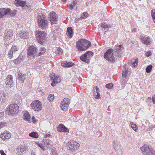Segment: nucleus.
Masks as SVG:
<instances>
[{
  "mask_svg": "<svg viewBox=\"0 0 155 155\" xmlns=\"http://www.w3.org/2000/svg\"><path fill=\"white\" fill-rule=\"evenodd\" d=\"M16 14V10H14L10 11L8 12L7 15L11 17H13Z\"/></svg>",
  "mask_w": 155,
  "mask_h": 155,
  "instance_id": "c85d7f7f",
  "label": "nucleus"
},
{
  "mask_svg": "<svg viewBox=\"0 0 155 155\" xmlns=\"http://www.w3.org/2000/svg\"><path fill=\"white\" fill-rule=\"evenodd\" d=\"M74 6L73 4L72 5V4H70L69 6V8L70 9L72 10L73 8V7Z\"/></svg>",
  "mask_w": 155,
  "mask_h": 155,
  "instance_id": "603ef678",
  "label": "nucleus"
},
{
  "mask_svg": "<svg viewBox=\"0 0 155 155\" xmlns=\"http://www.w3.org/2000/svg\"><path fill=\"white\" fill-rule=\"evenodd\" d=\"M46 49L45 48L43 47H41L40 49V52H39L38 54L36 55V56H39L45 52L46 51Z\"/></svg>",
  "mask_w": 155,
  "mask_h": 155,
  "instance_id": "c756f323",
  "label": "nucleus"
},
{
  "mask_svg": "<svg viewBox=\"0 0 155 155\" xmlns=\"http://www.w3.org/2000/svg\"><path fill=\"white\" fill-rule=\"evenodd\" d=\"M62 103L66 104V105H69V103L68 99L67 98L64 99Z\"/></svg>",
  "mask_w": 155,
  "mask_h": 155,
  "instance_id": "4c0bfd02",
  "label": "nucleus"
},
{
  "mask_svg": "<svg viewBox=\"0 0 155 155\" xmlns=\"http://www.w3.org/2000/svg\"><path fill=\"white\" fill-rule=\"evenodd\" d=\"M32 109L35 111H39L41 109L42 105L39 101L36 100L33 101L31 104Z\"/></svg>",
  "mask_w": 155,
  "mask_h": 155,
  "instance_id": "1a4fd4ad",
  "label": "nucleus"
},
{
  "mask_svg": "<svg viewBox=\"0 0 155 155\" xmlns=\"http://www.w3.org/2000/svg\"><path fill=\"white\" fill-rule=\"evenodd\" d=\"M25 2L23 1L15 0L14 3L17 7L21 6L23 9Z\"/></svg>",
  "mask_w": 155,
  "mask_h": 155,
  "instance_id": "4be33fe9",
  "label": "nucleus"
},
{
  "mask_svg": "<svg viewBox=\"0 0 155 155\" xmlns=\"http://www.w3.org/2000/svg\"><path fill=\"white\" fill-rule=\"evenodd\" d=\"M138 30L137 28H135L132 30V32L133 33H135L137 32Z\"/></svg>",
  "mask_w": 155,
  "mask_h": 155,
  "instance_id": "864d4df0",
  "label": "nucleus"
},
{
  "mask_svg": "<svg viewBox=\"0 0 155 155\" xmlns=\"http://www.w3.org/2000/svg\"><path fill=\"white\" fill-rule=\"evenodd\" d=\"M113 86V84L112 83H111L107 84L106 85V88L110 89Z\"/></svg>",
  "mask_w": 155,
  "mask_h": 155,
  "instance_id": "49530a36",
  "label": "nucleus"
},
{
  "mask_svg": "<svg viewBox=\"0 0 155 155\" xmlns=\"http://www.w3.org/2000/svg\"><path fill=\"white\" fill-rule=\"evenodd\" d=\"M9 8H0V18H2L4 16L7 15L10 11Z\"/></svg>",
  "mask_w": 155,
  "mask_h": 155,
  "instance_id": "a211bd4d",
  "label": "nucleus"
},
{
  "mask_svg": "<svg viewBox=\"0 0 155 155\" xmlns=\"http://www.w3.org/2000/svg\"><path fill=\"white\" fill-rule=\"evenodd\" d=\"M88 15L87 13L86 12H84L82 14L80 18H84L85 17H87Z\"/></svg>",
  "mask_w": 155,
  "mask_h": 155,
  "instance_id": "de8ad7c7",
  "label": "nucleus"
},
{
  "mask_svg": "<svg viewBox=\"0 0 155 155\" xmlns=\"http://www.w3.org/2000/svg\"><path fill=\"white\" fill-rule=\"evenodd\" d=\"M67 31L71 38L73 36V30L72 28L71 27H68L67 29Z\"/></svg>",
  "mask_w": 155,
  "mask_h": 155,
  "instance_id": "2f4dec72",
  "label": "nucleus"
},
{
  "mask_svg": "<svg viewBox=\"0 0 155 155\" xmlns=\"http://www.w3.org/2000/svg\"><path fill=\"white\" fill-rule=\"evenodd\" d=\"M74 63L71 62L64 61L61 63V65L64 67H70L74 65Z\"/></svg>",
  "mask_w": 155,
  "mask_h": 155,
  "instance_id": "5701e85b",
  "label": "nucleus"
},
{
  "mask_svg": "<svg viewBox=\"0 0 155 155\" xmlns=\"http://www.w3.org/2000/svg\"><path fill=\"white\" fill-rule=\"evenodd\" d=\"M68 144L69 145V149L72 152L77 150L79 147L80 144L74 140H71L68 142Z\"/></svg>",
  "mask_w": 155,
  "mask_h": 155,
  "instance_id": "0eeeda50",
  "label": "nucleus"
},
{
  "mask_svg": "<svg viewBox=\"0 0 155 155\" xmlns=\"http://www.w3.org/2000/svg\"><path fill=\"white\" fill-rule=\"evenodd\" d=\"M148 99H149V100H151V97H148V98L147 99V100H148Z\"/></svg>",
  "mask_w": 155,
  "mask_h": 155,
  "instance_id": "338daca9",
  "label": "nucleus"
},
{
  "mask_svg": "<svg viewBox=\"0 0 155 155\" xmlns=\"http://www.w3.org/2000/svg\"><path fill=\"white\" fill-rule=\"evenodd\" d=\"M26 77L25 74L21 73H18L17 77V82L20 84L23 83Z\"/></svg>",
  "mask_w": 155,
  "mask_h": 155,
  "instance_id": "4468645a",
  "label": "nucleus"
},
{
  "mask_svg": "<svg viewBox=\"0 0 155 155\" xmlns=\"http://www.w3.org/2000/svg\"><path fill=\"white\" fill-rule=\"evenodd\" d=\"M48 18L52 25L56 24L58 18L57 15L54 12H52L49 14Z\"/></svg>",
  "mask_w": 155,
  "mask_h": 155,
  "instance_id": "9d476101",
  "label": "nucleus"
},
{
  "mask_svg": "<svg viewBox=\"0 0 155 155\" xmlns=\"http://www.w3.org/2000/svg\"><path fill=\"white\" fill-rule=\"evenodd\" d=\"M25 150V148H22L21 147H19L17 149V152L19 154H22Z\"/></svg>",
  "mask_w": 155,
  "mask_h": 155,
  "instance_id": "cd10ccee",
  "label": "nucleus"
},
{
  "mask_svg": "<svg viewBox=\"0 0 155 155\" xmlns=\"http://www.w3.org/2000/svg\"><path fill=\"white\" fill-rule=\"evenodd\" d=\"M13 35V32L11 30H6L4 33V38L7 40H10Z\"/></svg>",
  "mask_w": 155,
  "mask_h": 155,
  "instance_id": "f3484780",
  "label": "nucleus"
},
{
  "mask_svg": "<svg viewBox=\"0 0 155 155\" xmlns=\"http://www.w3.org/2000/svg\"><path fill=\"white\" fill-rule=\"evenodd\" d=\"M101 26L102 28H108L110 27V25L104 23H102L101 24Z\"/></svg>",
  "mask_w": 155,
  "mask_h": 155,
  "instance_id": "37998d69",
  "label": "nucleus"
},
{
  "mask_svg": "<svg viewBox=\"0 0 155 155\" xmlns=\"http://www.w3.org/2000/svg\"><path fill=\"white\" fill-rule=\"evenodd\" d=\"M152 101L153 104L155 103V94L153 95L152 97Z\"/></svg>",
  "mask_w": 155,
  "mask_h": 155,
  "instance_id": "5fc2aeb1",
  "label": "nucleus"
},
{
  "mask_svg": "<svg viewBox=\"0 0 155 155\" xmlns=\"http://www.w3.org/2000/svg\"><path fill=\"white\" fill-rule=\"evenodd\" d=\"M32 122L33 123H35L36 122V120H35V118L34 116L32 117Z\"/></svg>",
  "mask_w": 155,
  "mask_h": 155,
  "instance_id": "4d7b16f0",
  "label": "nucleus"
},
{
  "mask_svg": "<svg viewBox=\"0 0 155 155\" xmlns=\"http://www.w3.org/2000/svg\"><path fill=\"white\" fill-rule=\"evenodd\" d=\"M155 127V125H152L151 127V128H153V127Z\"/></svg>",
  "mask_w": 155,
  "mask_h": 155,
  "instance_id": "0e129e2a",
  "label": "nucleus"
},
{
  "mask_svg": "<svg viewBox=\"0 0 155 155\" xmlns=\"http://www.w3.org/2000/svg\"><path fill=\"white\" fill-rule=\"evenodd\" d=\"M145 54L146 56L148 57L151 54V52L150 51H147L146 53Z\"/></svg>",
  "mask_w": 155,
  "mask_h": 155,
  "instance_id": "8fccbe9b",
  "label": "nucleus"
},
{
  "mask_svg": "<svg viewBox=\"0 0 155 155\" xmlns=\"http://www.w3.org/2000/svg\"><path fill=\"white\" fill-rule=\"evenodd\" d=\"M91 45V42L85 39H81L76 42V48L80 51H85Z\"/></svg>",
  "mask_w": 155,
  "mask_h": 155,
  "instance_id": "f257e3e1",
  "label": "nucleus"
},
{
  "mask_svg": "<svg viewBox=\"0 0 155 155\" xmlns=\"http://www.w3.org/2000/svg\"><path fill=\"white\" fill-rule=\"evenodd\" d=\"M23 59L22 55L20 54L16 59L14 60V63L16 64H19L23 61Z\"/></svg>",
  "mask_w": 155,
  "mask_h": 155,
  "instance_id": "a878e982",
  "label": "nucleus"
},
{
  "mask_svg": "<svg viewBox=\"0 0 155 155\" xmlns=\"http://www.w3.org/2000/svg\"><path fill=\"white\" fill-rule=\"evenodd\" d=\"M95 88L96 91V93H99V88L97 87L96 86Z\"/></svg>",
  "mask_w": 155,
  "mask_h": 155,
  "instance_id": "bf43d9fd",
  "label": "nucleus"
},
{
  "mask_svg": "<svg viewBox=\"0 0 155 155\" xmlns=\"http://www.w3.org/2000/svg\"><path fill=\"white\" fill-rule=\"evenodd\" d=\"M23 118L26 121H30V116L27 111H25L23 113Z\"/></svg>",
  "mask_w": 155,
  "mask_h": 155,
  "instance_id": "393cba45",
  "label": "nucleus"
},
{
  "mask_svg": "<svg viewBox=\"0 0 155 155\" xmlns=\"http://www.w3.org/2000/svg\"><path fill=\"white\" fill-rule=\"evenodd\" d=\"M11 137V134L8 131H4L0 135V137L3 140L9 139Z\"/></svg>",
  "mask_w": 155,
  "mask_h": 155,
  "instance_id": "dca6fc26",
  "label": "nucleus"
},
{
  "mask_svg": "<svg viewBox=\"0 0 155 155\" xmlns=\"http://www.w3.org/2000/svg\"><path fill=\"white\" fill-rule=\"evenodd\" d=\"M50 77L51 79L53 80V82L51 84L52 86H55V83L60 82V81L59 77L57 76L54 73L53 74H51Z\"/></svg>",
  "mask_w": 155,
  "mask_h": 155,
  "instance_id": "ddd939ff",
  "label": "nucleus"
},
{
  "mask_svg": "<svg viewBox=\"0 0 155 155\" xmlns=\"http://www.w3.org/2000/svg\"><path fill=\"white\" fill-rule=\"evenodd\" d=\"M19 48L18 47L16 46L15 45H12L11 48V50L13 51V52L16 51L18 50Z\"/></svg>",
  "mask_w": 155,
  "mask_h": 155,
  "instance_id": "a19ab883",
  "label": "nucleus"
},
{
  "mask_svg": "<svg viewBox=\"0 0 155 155\" xmlns=\"http://www.w3.org/2000/svg\"><path fill=\"white\" fill-rule=\"evenodd\" d=\"M13 51L11 50L8 52V57L9 58H11L13 57Z\"/></svg>",
  "mask_w": 155,
  "mask_h": 155,
  "instance_id": "a18cd8bd",
  "label": "nucleus"
},
{
  "mask_svg": "<svg viewBox=\"0 0 155 155\" xmlns=\"http://www.w3.org/2000/svg\"><path fill=\"white\" fill-rule=\"evenodd\" d=\"M25 4V5H24V7H23V9H28V10H29L31 8L30 5H26V2Z\"/></svg>",
  "mask_w": 155,
  "mask_h": 155,
  "instance_id": "ea45409f",
  "label": "nucleus"
},
{
  "mask_svg": "<svg viewBox=\"0 0 155 155\" xmlns=\"http://www.w3.org/2000/svg\"><path fill=\"white\" fill-rule=\"evenodd\" d=\"M127 70H125V71H123L122 73V76L123 77V78H126L127 77Z\"/></svg>",
  "mask_w": 155,
  "mask_h": 155,
  "instance_id": "79ce46f5",
  "label": "nucleus"
},
{
  "mask_svg": "<svg viewBox=\"0 0 155 155\" xmlns=\"http://www.w3.org/2000/svg\"><path fill=\"white\" fill-rule=\"evenodd\" d=\"M51 135L50 134H48L46 136V137L47 138V137H49V136H50Z\"/></svg>",
  "mask_w": 155,
  "mask_h": 155,
  "instance_id": "69168bd1",
  "label": "nucleus"
},
{
  "mask_svg": "<svg viewBox=\"0 0 155 155\" xmlns=\"http://www.w3.org/2000/svg\"><path fill=\"white\" fill-rule=\"evenodd\" d=\"M31 155H36V153L33 151H32L31 153Z\"/></svg>",
  "mask_w": 155,
  "mask_h": 155,
  "instance_id": "052dcab7",
  "label": "nucleus"
},
{
  "mask_svg": "<svg viewBox=\"0 0 155 155\" xmlns=\"http://www.w3.org/2000/svg\"><path fill=\"white\" fill-rule=\"evenodd\" d=\"M116 143V142L115 141H114L113 142V145L114 147V149H115L116 147V146L115 145V144Z\"/></svg>",
  "mask_w": 155,
  "mask_h": 155,
  "instance_id": "680f3d73",
  "label": "nucleus"
},
{
  "mask_svg": "<svg viewBox=\"0 0 155 155\" xmlns=\"http://www.w3.org/2000/svg\"><path fill=\"white\" fill-rule=\"evenodd\" d=\"M37 52V49L33 45L31 46L28 51V57L29 58V56H35L37 54H36Z\"/></svg>",
  "mask_w": 155,
  "mask_h": 155,
  "instance_id": "9b49d317",
  "label": "nucleus"
},
{
  "mask_svg": "<svg viewBox=\"0 0 155 155\" xmlns=\"http://www.w3.org/2000/svg\"><path fill=\"white\" fill-rule=\"evenodd\" d=\"M46 34L42 31H36V38L38 42L41 44H43L46 40Z\"/></svg>",
  "mask_w": 155,
  "mask_h": 155,
  "instance_id": "20e7f679",
  "label": "nucleus"
},
{
  "mask_svg": "<svg viewBox=\"0 0 155 155\" xmlns=\"http://www.w3.org/2000/svg\"><path fill=\"white\" fill-rule=\"evenodd\" d=\"M93 55L94 53L92 51H88L80 57V59L82 61L88 64L90 62L89 58Z\"/></svg>",
  "mask_w": 155,
  "mask_h": 155,
  "instance_id": "423d86ee",
  "label": "nucleus"
},
{
  "mask_svg": "<svg viewBox=\"0 0 155 155\" xmlns=\"http://www.w3.org/2000/svg\"><path fill=\"white\" fill-rule=\"evenodd\" d=\"M130 125L131 127L133 130L135 131H137L138 130V127L136 124H134L133 122H130Z\"/></svg>",
  "mask_w": 155,
  "mask_h": 155,
  "instance_id": "473e14b6",
  "label": "nucleus"
},
{
  "mask_svg": "<svg viewBox=\"0 0 155 155\" xmlns=\"http://www.w3.org/2000/svg\"><path fill=\"white\" fill-rule=\"evenodd\" d=\"M55 53L57 54L61 55L62 53V50L60 48H58L55 51Z\"/></svg>",
  "mask_w": 155,
  "mask_h": 155,
  "instance_id": "58836bf2",
  "label": "nucleus"
},
{
  "mask_svg": "<svg viewBox=\"0 0 155 155\" xmlns=\"http://www.w3.org/2000/svg\"><path fill=\"white\" fill-rule=\"evenodd\" d=\"M151 15L153 21L155 23V9H153L151 11Z\"/></svg>",
  "mask_w": 155,
  "mask_h": 155,
  "instance_id": "c9c22d12",
  "label": "nucleus"
},
{
  "mask_svg": "<svg viewBox=\"0 0 155 155\" xmlns=\"http://www.w3.org/2000/svg\"><path fill=\"white\" fill-rule=\"evenodd\" d=\"M2 97L0 95V101L1 100Z\"/></svg>",
  "mask_w": 155,
  "mask_h": 155,
  "instance_id": "774afa93",
  "label": "nucleus"
},
{
  "mask_svg": "<svg viewBox=\"0 0 155 155\" xmlns=\"http://www.w3.org/2000/svg\"><path fill=\"white\" fill-rule=\"evenodd\" d=\"M69 105H66V104L62 103L61 105V107L62 110L63 111H66Z\"/></svg>",
  "mask_w": 155,
  "mask_h": 155,
  "instance_id": "72a5a7b5",
  "label": "nucleus"
},
{
  "mask_svg": "<svg viewBox=\"0 0 155 155\" xmlns=\"http://www.w3.org/2000/svg\"><path fill=\"white\" fill-rule=\"evenodd\" d=\"M124 48L121 45L117 46L115 50L114 51L115 53V55L117 57L120 56Z\"/></svg>",
  "mask_w": 155,
  "mask_h": 155,
  "instance_id": "2eb2a0df",
  "label": "nucleus"
},
{
  "mask_svg": "<svg viewBox=\"0 0 155 155\" xmlns=\"http://www.w3.org/2000/svg\"><path fill=\"white\" fill-rule=\"evenodd\" d=\"M12 78V76L11 75H8L7 76L5 83L7 87H10L12 86L13 82Z\"/></svg>",
  "mask_w": 155,
  "mask_h": 155,
  "instance_id": "f8f14e48",
  "label": "nucleus"
},
{
  "mask_svg": "<svg viewBox=\"0 0 155 155\" xmlns=\"http://www.w3.org/2000/svg\"><path fill=\"white\" fill-rule=\"evenodd\" d=\"M140 149L145 155H155V151L151 149L148 146L144 145L140 148Z\"/></svg>",
  "mask_w": 155,
  "mask_h": 155,
  "instance_id": "39448f33",
  "label": "nucleus"
},
{
  "mask_svg": "<svg viewBox=\"0 0 155 155\" xmlns=\"http://www.w3.org/2000/svg\"><path fill=\"white\" fill-rule=\"evenodd\" d=\"M153 66L151 65H150L147 66L146 68V71L147 73H149L152 70Z\"/></svg>",
  "mask_w": 155,
  "mask_h": 155,
  "instance_id": "f704fd0d",
  "label": "nucleus"
},
{
  "mask_svg": "<svg viewBox=\"0 0 155 155\" xmlns=\"http://www.w3.org/2000/svg\"><path fill=\"white\" fill-rule=\"evenodd\" d=\"M44 144L48 149H50L53 146V143L52 141L49 140H46L44 142Z\"/></svg>",
  "mask_w": 155,
  "mask_h": 155,
  "instance_id": "b1692460",
  "label": "nucleus"
},
{
  "mask_svg": "<svg viewBox=\"0 0 155 155\" xmlns=\"http://www.w3.org/2000/svg\"><path fill=\"white\" fill-rule=\"evenodd\" d=\"M54 95L53 94H51L48 95V99L50 101H52L54 99Z\"/></svg>",
  "mask_w": 155,
  "mask_h": 155,
  "instance_id": "c03bdc74",
  "label": "nucleus"
},
{
  "mask_svg": "<svg viewBox=\"0 0 155 155\" xmlns=\"http://www.w3.org/2000/svg\"><path fill=\"white\" fill-rule=\"evenodd\" d=\"M140 39L142 42L146 45H147L150 43L149 38L147 37L141 38Z\"/></svg>",
  "mask_w": 155,
  "mask_h": 155,
  "instance_id": "bb28decb",
  "label": "nucleus"
},
{
  "mask_svg": "<svg viewBox=\"0 0 155 155\" xmlns=\"http://www.w3.org/2000/svg\"><path fill=\"white\" fill-rule=\"evenodd\" d=\"M115 53L113 52V50L111 48L109 49L104 53V58L109 62L113 63L115 60V57H114Z\"/></svg>",
  "mask_w": 155,
  "mask_h": 155,
  "instance_id": "f03ea898",
  "label": "nucleus"
},
{
  "mask_svg": "<svg viewBox=\"0 0 155 155\" xmlns=\"http://www.w3.org/2000/svg\"><path fill=\"white\" fill-rule=\"evenodd\" d=\"M36 144H37L39 147H40L42 150L43 151H45L46 150V149L45 147L43 145V144L39 142H36Z\"/></svg>",
  "mask_w": 155,
  "mask_h": 155,
  "instance_id": "e433bc0d",
  "label": "nucleus"
},
{
  "mask_svg": "<svg viewBox=\"0 0 155 155\" xmlns=\"http://www.w3.org/2000/svg\"><path fill=\"white\" fill-rule=\"evenodd\" d=\"M6 124V123H5L0 122V129L5 126Z\"/></svg>",
  "mask_w": 155,
  "mask_h": 155,
  "instance_id": "3c124183",
  "label": "nucleus"
},
{
  "mask_svg": "<svg viewBox=\"0 0 155 155\" xmlns=\"http://www.w3.org/2000/svg\"><path fill=\"white\" fill-rule=\"evenodd\" d=\"M67 0H61V1L64 3H65Z\"/></svg>",
  "mask_w": 155,
  "mask_h": 155,
  "instance_id": "e2e57ef3",
  "label": "nucleus"
},
{
  "mask_svg": "<svg viewBox=\"0 0 155 155\" xmlns=\"http://www.w3.org/2000/svg\"><path fill=\"white\" fill-rule=\"evenodd\" d=\"M77 1L76 0H73L72 4L74 6H75L77 4Z\"/></svg>",
  "mask_w": 155,
  "mask_h": 155,
  "instance_id": "6e6d98bb",
  "label": "nucleus"
},
{
  "mask_svg": "<svg viewBox=\"0 0 155 155\" xmlns=\"http://www.w3.org/2000/svg\"><path fill=\"white\" fill-rule=\"evenodd\" d=\"M1 155H6L4 153V151L2 150H1L0 151Z\"/></svg>",
  "mask_w": 155,
  "mask_h": 155,
  "instance_id": "13d9d810",
  "label": "nucleus"
},
{
  "mask_svg": "<svg viewBox=\"0 0 155 155\" xmlns=\"http://www.w3.org/2000/svg\"><path fill=\"white\" fill-rule=\"evenodd\" d=\"M28 36V34L27 32L21 31H18V36L22 39H26L27 38Z\"/></svg>",
  "mask_w": 155,
  "mask_h": 155,
  "instance_id": "6ab92c4d",
  "label": "nucleus"
},
{
  "mask_svg": "<svg viewBox=\"0 0 155 155\" xmlns=\"http://www.w3.org/2000/svg\"><path fill=\"white\" fill-rule=\"evenodd\" d=\"M97 94L96 95V94H94V97L96 99H99L100 98V94L99 93H96Z\"/></svg>",
  "mask_w": 155,
  "mask_h": 155,
  "instance_id": "09e8293b",
  "label": "nucleus"
},
{
  "mask_svg": "<svg viewBox=\"0 0 155 155\" xmlns=\"http://www.w3.org/2000/svg\"><path fill=\"white\" fill-rule=\"evenodd\" d=\"M38 26L42 29L46 28L48 26V22L45 15L38 17Z\"/></svg>",
  "mask_w": 155,
  "mask_h": 155,
  "instance_id": "7ed1b4c3",
  "label": "nucleus"
},
{
  "mask_svg": "<svg viewBox=\"0 0 155 155\" xmlns=\"http://www.w3.org/2000/svg\"><path fill=\"white\" fill-rule=\"evenodd\" d=\"M19 107L16 104H11L9 107L8 114H17L18 111Z\"/></svg>",
  "mask_w": 155,
  "mask_h": 155,
  "instance_id": "6e6552de",
  "label": "nucleus"
},
{
  "mask_svg": "<svg viewBox=\"0 0 155 155\" xmlns=\"http://www.w3.org/2000/svg\"><path fill=\"white\" fill-rule=\"evenodd\" d=\"M138 62V61L137 58L136 59L133 58L131 61L128 62V64L131 66L132 67L135 68L137 66Z\"/></svg>",
  "mask_w": 155,
  "mask_h": 155,
  "instance_id": "412c9836",
  "label": "nucleus"
},
{
  "mask_svg": "<svg viewBox=\"0 0 155 155\" xmlns=\"http://www.w3.org/2000/svg\"><path fill=\"white\" fill-rule=\"evenodd\" d=\"M29 135L30 136L35 138H37L38 137V134L36 132H32L29 133Z\"/></svg>",
  "mask_w": 155,
  "mask_h": 155,
  "instance_id": "7c9ffc66",
  "label": "nucleus"
},
{
  "mask_svg": "<svg viewBox=\"0 0 155 155\" xmlns=\"http://www.w3.org/2000/svg\"><path fill=\"white\" fill-rule=\"evenodd\" d=\"M58 131L59 132H69V130L63 125L62 124H60L57 128Z\"/></svg>",
  "mask_w": 155,
  "mask_h": 155,
  "instance_id": "aec40b11",
  "label": "nucleus"
}]
</instances>
